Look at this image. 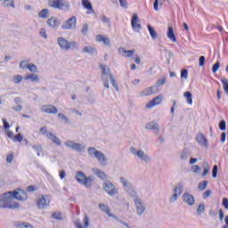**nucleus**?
Returning <instances> with one entry per match:
<instances>
[{"label": "nucleus", "instance_id": "obj_22", "mask_svg": "<svg viewBox=\"0 0 228 228\" xmlns=\"http://www.w3.org/2000/svg\"><path fill=\"white\" fill-rule=\"evenodd\" d=\"M99 208L103 213L108 215V216H113V215H111V211H110V207L108 205L104 203H100Z\"/></svg>", "mask_w": 228, "mask_h": 228}, {"label": "nucleus", "instance_id": "obj_49", "mask_svg": "<svg viewBox=\"0 0 228 228\" xmlns=\"http://www.w3.org/2000/svg\"><path fill=\"white\" fill-rule=\"evenodd\" d=\"M218 175V166H214L212 170V177L216 178V175Z\"/></svg>", "mask_w": 228, "mask_h": 228}, {"label": "nucleus", "instance_id": "obj_19", "mask_svg": "<svg viewBox=\"0 0 228 228\" xmlns=\"http://www.w3.org/2000/svg\"><path fill=\"white\" fill-rule=\"evenodd\" d=\"M119 53H123V54H125V58H131L132 56H134V53H136V50H126L125 48H119Z\"/></svg>", "mask_w": 228, "mask_h": 228}, {"label": "nucleus", "instance_id": "obj_53", "mask_svg": "<svg viewBox=\"0 0 228 228\" xmlns=\"http://www.w3.org/2000/svg\"><path fill=\"white\" fill-rule=\"evenodd\" d=\"M191 170L194 174H199V172H200V167L198 165L192 166Z\"/></svg>", "mask_w": 228, "mask_h": 228}, {"label": "nucleus", "instance_id": "obj_3", "mask_svg": "<svg viewBox=\"0 0 228 228\" xmlns=\"http://www.w3.org/2000/svg\"><path fill=\"white\" fill-rule=\"evenodd\" d=\"M75 179L79 183V184H84L86 188H90V186H92V183H94L92 176L86 177V175L81 171L77 172Z\"/></svg>", "mask_w": 228, "mask_h": 228}, {"label": "nucleus", "instance_id": "obj_38", "mask_svg": "<svg viewBox=\"0 0 228 228\" xmlns=\"http://www.w3.org/2000/svg\"><path fill=\"white\" fill-rule=\"evenodd\" d=\"M109 77L110 79V83L112 86L116 89L118 90V85L117 84V81H115V77H113V74L110 73Z\"/></svg>", "mask_w": 228, "mask_h": 228}, {"label": "nucleus", "instance_id": "obj_52", "mask_svg": "<svg viewBox=\"0 0 228 228\" xmlns=\"http://www.w3.org/2000/svg\"><path fill=\"white\" fill-rule=\"evenodd\" d=\"M6 136H8V138H10L11 140H13V138L15 137V135L13 134V132L7 130L5 132Z\"/></svg>", "mask_w": 228, "mask_h": 228}, {"label": "nucleus", "instance_id": "obj_43", "mask_svg": "<svg viewBox=\"0 0 228 228\" xmlns=\"http://www.w3.org/2000/svg\"><path fill=\"white\" fill-rule=\"evenodd\" d=\"M218 69H220V61H216L212 67L213 74H216L218 71Z\"/></svg>", "mask_w": 228, "mask_h": 228}, {"label": "nucleus", "instance_id": "obj_51", "mask_svg": "<svg viewBox=\"0 0 228 228\" xmlns=\"http://www.w3.org/2000/svg\"><path fill=\"white\" fill-rule=\"evenodd\" d=\"M211 193H213V191H211V190H207L203 193V199H208V197H211Z\"/></svg>", "mask_w": 228, "mask_h": 228}, {"label": "nucleus", "instance_id": "obj_9", "mask_svg": "<svg viewBox=\"0 0 228 228\" xmlns=\"http://www.w3.org/2000/svg\"><path fill=\"white\" fill-rule=\"evenodd\" d=\"M131 26L134 31H140L142 29V24H140V20L138 19V14L134 13L132 16Z\"/></svg>", "mask_w": 228, "mask_h": 228}, {"label": "nucleus", "instance_id": "obj_48", "mask_svg": "<svg viewBox=\"0 0 228 228\" xmlns=\"http://www.w3.org/2000/svg\"><path fill=\"white\" fill-rule=\"evenodd\" d=\"M28 65H29V63H28V61H21L20 63V67L23 70H25V69H28Z\"/></svg>", "mask_w": 228, "mask_h": 228}, {"label": "nucleus", "instance_id": "obj_26", "mask_svg": "<svg viewBox=\"0 0 228 228\" xmlns=\"http://www.w3.org/2000/svg\"><path fill=\"white\" fill-rule=\"evenodd\" d=\"M94 172L95 175H97V177H99L102 180L107 179V177H108V175H106V173H104L103 171H102L99 168L94 169Z\"/></svg>", "mask_w": 228, "mask_h": 228}, {"label": "nucleus", "instance_id": "obj_14", "mask_svg": "<svg viewBox=\"0 0 228 228\" xmlns=\"http://www.w3.org/2000/svg\"><path fill=\"white\" fill-rule=\"evenodd\" d=\"M95 40H96V42H99V43L102 42V44H103L104 45H108V46H110V42H111V40L110 39V37H106V36H102V35H97V36H95Z\"/></svg>", "mask_w": 228, "mask_h": 228}, {"label": "nucleus", "instance_id": "obj_18", "mask_svg": "<svg viewBox=\"0 0 228 228\" xmlns=\"http://www.w3.org/2000/svg\"><path fill=\"white\" fill-rule=\"evenodd\" d=\"M47 24L50 28H58L60 26V20L56 17H51L47 20Z\"/></svg>", "mask_w": 228, "mask_h": 228}, {"label": "nucleus", "instance_id": "obj_1", "mask_svg": "<svg viewBox=\"0 0 228 228\" xmlns=\"http://www.w3.org/2000/svg\"><path fill=\"white\" fill-rule=\"evenodd\" d=\"M28 200V192L21 189L7 191L0 196V209H18L19 203L13 200Z\"/></svg>", "mask_w": 228, "mask_h": 228}, {"label": "nucleus", "instance_id": "obj_57", "mask_svg": "<svg viewBox=\"0 0 228 228\" xmlns=\"http://www.w3.org/2000/svg\"><path fill=\"white\" fill-rule=\"evenodd\" d=\"M88 33V25L85 24L82 28V35H86Z\"/></svg>", "mask_w": 228, "mask_h": 228}, {"label": "nucleus", "instance_id": "obj_20", "mask_svg": "<svg viewBox=\"0 0 228 228\" xmlns=\"http://www.w3.org/2000/svg\"><path fill=\"white\" fill-rule=\"evenodd\" d=\"M88 225H90V218H88V216H86L84 217V225H83V224H81L79 222L76 223L77 228H88Z\"/></svg>", "mask_w": 228, "mask_h": 228}, {"label": "nucleus", "instance_id": "obj_24", "mask_svg": "<svg viewBox=\"0 0 228 228\" xmlns=\"http://www.w3.org/2000/svg\"><path fill=\"white\" fill-rule=\"evenodd\" d=\"M167 37L169 38V40H171V42H177V38L175 37V34L174 33L173 27H168Z\"/></svg>", "mask_w": 228, "mask_h": 228}, {"label": "nucleus", "instance_id": "obj_34", "mask_svg": "<svg viewBox=\"0 0 228 228\" xmlns=\"http://www.w3.org/2000/svg\"><path fill=\"white\" fill-rule=\"evenodd\" d=\"M16 227H18V228H34L33 225H31V224L24 223V222L16 224Z\"/></svg>", "mask_w": 228, "mask_h": 228}, {"label": "nucleus", "instance_id": "obj_2", "mask_svg": "<svg viewBox=\"0 0 228 228\" xmlns=\"http://www.w3.org/2000/svg\"><path fill=\"white\" fill-rule=\"evenodd\" d=\"M48 5L54 10H70V3L63 0H49Z\"/></svg>", "mask_w": 228, "mask_h": 228}, {"label": "nucleus", "instance_id": "obj_23", "mask_svg": "<svg viewBox=\"0 0 228 228\" xmlns=\"http://www.w3.org/2000/svg\"><path fill=\"white\" fill-rule=\"evenodd\" d=\"M82 6L92 13L94 12V7L92 6V3L90 0H82Z\"/></svg>", "mask_w": 228, "mask_h": 228}, {"label": "nucleus", "instance_id": "obj_10", "mask_svg": "<svg viewBox=\"0 0 228 228\" xmlns=\"http://www.w3.org/2000/svg\"><path fill=\"white\" fill-rule=\"evenodd\" d=\"M76 24L77 19L76 16H73L64 22V24L62 25V29H72L73 28H76Z\"/></svg>", "mask_w": 228, "mask_h": 228}, {"label": "nucleus", "instance_id": "obj_59", "mask_svg": "<svg viewBox=\"0 0 228 228\" xmlns=\"http://www.w3.org/2000/svg\"><path fill=\"white\" fill-rule=\"evenodd\" d=\"M119 3L122 8H127V2L126 0H119Z\"/></svg>", "mask_w": 228, "mask_h": 228}, {"label": "nucleus", "instance_id": "obj_31", "mask_svg": "<svg viewBox=\"0 0 228 228\" xmlns=\"http://www.w3.org/2000/svg\"><path fill=\"white\" fill-rule=\"evenodd\" d=\"M147 28H148V30H149V33H150L151 38H153V40L158 38V33H156V30H154V28H151V25H148Z\"/></svg>", "mask_w": 228, "mask_h": 228}, {"label": "nucleus", "instance_id": "obj_21", "mask_svg": "<svg viewBox=\"0 0 228 228\" xmlns=\"http://www.w3.org/2000/svg\"><path fill=\"white\" fill-rule=\"evenodd\" d=\"M46 136L47 138H49V140H52V142L55 143V145H61V142H60V139L56 137V135H54L53 133L48 132L46 134Z\"/></svg>", "mask_w": 228, "mask_h": 228}, {"label": "nucleus", "instance_id": "obj_33", "mask_svg": "<svg viewBox=\"0 0 228 228\" xmlns=\"http://www.w3.org/2000/svg\"><path fill=\"white\" fill-rule=\"evenodd\" d=\"M83 53H87L88 54H94V53H97L94 46H86L83 48Z\"/></svg>", "mask_w": 228, "mask_h": 228}, {"label": "nucleus", "instance_id": "obj_44", "mask_svg": "<svg viewBox=\"0 0 228 228\" xmlns=\"http://www.w3.org/2000/svg\"><path fill=\"white\" fill-rule=\"evenodd\" d=\"M22 140H24V137L20 134L14 135L12 139L13 142H22Z\"/></svg>", "mask_w": 228, "mask_h": 228}, {"label": "nucleus", "instance_id": "obj_64", "mask_svg": "<svg viewBox=\"0 0 228 228\" xmlns=\"http://www.w3.org/2000/svg\"><path fill=\"white\" fill-rule=\"evenodd\" d=\"M59 175L61 179H65V175H67V174L65 173V171H60Z\"/></svg>", "mask_w": 228, "mask_h": 228}, {"label": "nucleus", "instance_id": "obj_5", "mask_svg": "<svg viewBox=\"0 0 228 228\" xmlns=\"http://www.w3.org/2000/svg\"><path fill=\"white\" fill-rule=\"evenodd\" d=\"M38 209H45L51 205V195H39L36 200Z\"/></svg>", "mask_w": 228, "mask_h": 228}, {"label": "nucleus", "instance_id": "obj_54", "mask_svg": "<svg viewBox=\"0 0 228 228\" xmlns=\"http://www.w3.org/2000/svg\"><path fill=\"white\" fill-rule=\"evenodd\" d=\"M199 61H200V67H204V64L206 63V57L200 56Z\"/></svg>", "mask_w": 228, "mask_h": 228}, {"label": "nucleus", "instance_id": "obj_7", "mask_svg": "<svg viewBox=\"0 0 228 228\" xmlns=\"http://www.w3.org/2000/svg\"><path fill=\"white\" fill-rule=\"evenodd\" d=\"M163 102V94H159L157 97L153 98L146 104V108L151 110V108H154V106H159Z\"/></svg>", "mask_w": 228, "mask_h": 228}, {"label": "nucleus", "instance_id": "obj_11", "mask_svg": "<svg viewBox=\"0 0 228 228\" xmlns=\"http://www.w3.org/2000/svg\"><path fill=\"white\" fill-rule=\"evenodd\" d=\"M134 202L136 206V211L138 215H143V212L145 211V207L143 206V203L142 202V200L138 199V197H134Z\"/></svg>", "mask_w": 228, "mask_h": 228}, {"label": "nucleus", "instance_id": "obj_32", "mask_svg": "<svg viewBox=\"0 0 228 228\" xmlns=\"http://www.w3.org/2000/svg\"><path fill=\"white\" fill-rule=\"evenodd\" d=\"M183 97H185L189 104H193V99L191 92H185Z\"/></svg>", "mask_w": 228, "mask_h": 228}, {"label": "nucleus", "instance_id": "obj_29", "mask_svg": "<svg viewBox=\"0 0 228 228\" xmlns=\"http://www.w3.org/2000/svg\"><path fill=\"white\" fill-rule=\"evenodd\" d=\"M3 6L4 8H8L12 6V8H15V1L13 0H4Z\"/></svg>", "mask_w": 228, "mask_h": 228}, {"label": "nucleus", "instance_id": "obj_47", "mask_svg": "<svg viewBox=\"0 0 228 228\" xmlns=\"http://www.w3.org/2000/svg\"><path fill=\"white\" fill-rule=\"evenodd\" d=\"M205 209H206V206L204 204L199 205L198 210H197L198 214L202 215V213H204Z\"/></svg>", "mask_w": 228, "mask_h": 228}, {"label": "nucleus", "instance_id": "obj_35", "mask_svg": "<svg viewBox=\"0 0 228 228\" xmlns=\"http://www.w3.org/2000/svg\"><path fill=\"white\" fill-rule=\"evenodd\" d=\"M203 173L201 174V177H206V175H208V174H209V170H211V167H209V165L208 163L204 164L203 166Z\"/></svg>", "mask_w": 228, "mask_h": 228}, {"label": "nucleus", "instance_id": "obj_27", "mask_svg": "<svg viewBox=\"0 0 228 228\" xmlns=\"http://www.w3.org/2000/svg\"><path fill=\"white\" fill-rule=\"evenodd\" d=\"M25 81H32L34 83L35 81H38V75L35 74H28L24 77Z\"/></svg>", "mask_w": 228, "mask_h": 228}, {"label": "nucleus", "instance_id": "obj_55", "mask_svg": "<svg viewBox=\"0 0 228 228\" xmlns=\"http://www.w3.org/2000/svg\"><path fill=\"white\" fill-rule=\"evenodd\" d=\"M39 35H40V37H42L43 38H47V34H46L45 28H41V29H40Z\"/></svg>", "mask_w": 228, "mask_h": 228}, {"label": "nucleus", "instance_id": "obj_60", "mask_svg": "<svg viewBox=\"0 0 228 228\" xmlns=\"http://www.w3.org/2000/svg\"><path fill=\"white\" fill-rule=\"evenodd\" d=\"M7 163H12L13 161V154H9L6 158Z\"/></svg>", "mask_w": 228, "mask_h": 228}, {"label": "nucleus", "instance_id": "obj_40", "mask_svg": "<svg viewBox=\"0 0 228 228\" xmlns=\"http://www.w3.org/2000/svg\"><path fill=\"white\" fill-rule=\"evenodd\" d=\"M52 217L53 220H63V216L60 212H53Z\"/></svg>", "mask_w": 228, "mask_h": 228}, {"label": "nucleus", "instance_id": "obj_45", "mask_svg": "<svg viewBox=\"0 0 228 228\" xmlns=\"http://www.w3.org/2000/svg\"><path fill=\"white\" fill-rule=\"evenodd\" d=\"M167 83V77H163L157 81V86H163Z\"/></svg>", "mask_w": 228, "mask_h": 228}, {"label": "nucleus", "instance_id": "obj_16", "mask_svg": "<svg viewBox=\"0 0 228 228\" xmlns=\"http://www.w3.org/2000/svg\"><path fill=\"white\" fill-rule=\"evenodd\" d=\"M183 202H186L189 206H193L195 204V199L190 193H184L183 195Z\"/></svg>", "mask_w": 228, "mask_h": 228}, {"label": "nucleus", "instance_id": "obj_46", "mask_svg": "<svg viewBox=\"0 0 228 228\" xmlns=\"http://www.w3.org/2000/svg\"><path fill=\"white\" fill-rule=\"evenodd\" d=\"M219 129L221 131H225V129H227V124L225 123V120H222L220 123H219Z\"/></svg>", "mask_w": 228, "mask_h": 228}, {"label": "nucleus", "instance_id": "obj_61", "mask_svg": "<svg viewBox=\"0 0 228 228\" xmlns=\"http://www.w3.org/2000/svg\"><path fill=\"white\" fill-rule=\"evenodd\" d=\"M3 123H4V128L10 129V123H8L6 119H3Z\"/></svg>", "mask_w": 228, "mask_h": 228}, {"label": "nucleus", "instance_id": "obj_56", "mask_svg": "<svg viewBox=\"0 0 228 228\" xmlns=\"http://www.w3.org/2000/svg\"><path fill=\"white\" fill-rule=\"evenodd\" d=\"M159 0H155L154 4H153V8L156 12H158V10H159Z\"/></svg>", "mask_w": 228, "mask_h": 228}, {"label": "nucleus", "instance_id": "obj_12", "mask_svg": "<svg viewBox=\"0 0 228 228\" xmlns=\"http://www.w3.org/2000/svg\"><path fill=\"white\" fill-rule=\"evenodd\" d=\"M103 190H105V191L110 196H113L115 193H117V188H115V185L110 182L104 183Z\"/></svg>", "mask_w": 228, "mask_h": 228}, {"label": "nucleus", "instance_id": "obj_37", "mask_svg": "<svg viewBox=\"0 0 228 228\" xmlns=\"http://www.w3.org/2000/svg\"><path fill=\"white\" fill-rule=\"evenodd\" d=\"M136 156L138 158H141V159H144V161H149V157L148 156H145V153L143 152V151L142 150H139L137 152H136ZM145 156V157H143Z\"/></svg>", "mask_w": 228, "mask_h": 228}, {"label": "nucleus", "instance_id": "obj_4", "mask_svg": "<svg viewBox=\"0 0 228 228\" xmlns=\"http://www.w3.org/2000/svg\"><path fill=\"white\" fill-rule=\"evenodd\" d=\"M57 42L61 49H63L64 51H69V49H77V43L75 41L69 42L64 37H58Z\"/></svg>", "mask_w": 228, "mask_h": 228}, {"label": "nucleus", "instance_id": "obj_50", "mask_svg": "<svg viewBox=\"0 0 228 228\" xmlns=\"http://www.w3.org/2000/svg\"><path fill=\"white\" fill-rule=\"evenodd\" d=\"M181 77H182V79L183 78H184V79L188 78V69H183L181 71Z\"/></svg>", "mask_w": 228, "mask_h": 228}, {"label": "nucleus", "instance_id": "obj_30", "mask_svg": "<svg viewBox=\"0 0 228 228\" xmlns=\"http://www.w3.org/2000/svg\"><path fill=\"white\" fill-rule=\"evenodd\" d=\"M146 129H150L151 131H153L154 129H157V131H158L159 129V126H158V123H156V122H150L146 126Z\"/></svg>", "mask_w": 228, "mask_h": 228}, {"label": "nucleus", "instance_id": "obj_41", "mask_svg": "<svg viewBox=\"0 0 228 228\" xmlns=\"http://www.w3.org/2000/svg\"><path fill=\"white\" fill-rule=\"evenodd\" d=\"M27 69L29 70V72H37L38 70L37 65L33 63H28Z\"/></svg>", "mask_w": 228, "mask_h": 228}, {"label": "nucleus", "instance_id": "obj_15", "mask_svg": "<svg viewBox=\"0 0 228 228\" xmlns=\"http://www.w3.org/2000/svg\"><path fill=\"white\" fill-rule=\"evenodd\" d=\"M154 86H149L145 89H143L140 95L141 97H149V95H152L154 94H156V92L154 91Z\"/></svg>", "mask_w": 228, "mask_h": 228}, {"label": "nucleus", "instance_id": "obj_17", "mask_svg": "<svg viewBox=\"0 0 228 228\" xmlns=\"http://www.w3.org/2000/svg\"><path fill=\"white\" fill-rule=\"evenodd\" d=\"M196 141L200 145H203L204 147H208V139H206V136L202 134H198L196 136Z\"/></svg>", "mask_w": 228, "mask_h": 228}, {"label": "nucleus", "instance_id": "obj_8", "mask_svg": "<svg viewBox=\"0 0 228 228\" xmlns=\"http://www.w3.org/2000/svg\"><path fill=\"white\" fill-rule=\"evenodd\" d=\"M41 111L43 113H47L48 115H56L58 113V109L54 105H43L41 106Z\"/></svg>", "mask_w": 228, "mask_h": 228}, {"label": "nucleus", "instance_id": "obj_63", "mask_svg": "<svg viewBox=\"0 0 228 228\" xmlns=\"http://www.w3.org/2000/svg\"><path fill=\"white\" fill-rule=\"evenodd\" d=\"M120 183L123 184V186H127V184H128V183H127V181H126V178H124V177H121L120 178Z\"/></svg>", "mask_w": 228, "mask_h": 228}, {"label": "nucleus", "instance_id": "obj_28", "mask_svg": "<svg viewBox=\"0 0 228 228\" xmlns=\"http://www.w3.org/2000/svg\"><path fill=\"white\" fill-rule=\"evenodd\" d=\"M38 17L40 19H47L49 17V9H43L39 12Z\"/></svg>", "mask_w": 228, "mask_h": 228}, {"label": "nucleus", "instance_id": "obj_42", "mask_svg": "<svg viewBox=\"0 0 228 228\" xmlns=\"http://www.w3.org/2000/svg\"><path fill=\"white\" fill-rule=\"evenodd\" d=\"M175 193H177L178 195H181L183 193V185L179 184L174 189Z\"/></svg>", "mask_w": 228, "mask_h": 228}, {"label": "nucleus", "instance_id": "obj_25", "mask_svg": "<svg viewBox=\"0 0 228 228\" xmlns=\"http://www.w3.org/2000/svg\"><path fill=\"white\" fill-rule=\"evenodd\" d=\"M100 69H102V79H105L108 74L110 75V68L106 65H100Z\"/></svg>", "mask_w": 228, "mask_h": 228}, {"label": "nucleus", "instance_id": "obj_6", "mask_svg": "<svg viewBox=\"0 0 228 228\" xmlns=\"http://www.w3.org/2000/svg\"><path fill=\"white\" fill-rule=\"evenodd\" d=\"M88 152H89L90 156H92V154H94V156L98 159V161L102 165H104V163H106V156H104V154L102 152L95 150V148H94V147L89 148Z\"/></svg>", "mask_w": 228, "mask_h": 228}, {"label": "nucleus", "instance_id": "obj_36", "mask_svg": "<svg viewBox=\"0 0 228 228\" xmlns=\"http://www.w3.org/2000/svg\"><path fill=\"white\" fill-rule=\"evenodd\" d=\"M23 79H24V77H22V75H16L13 77V83L15 85H20Z\"/></svg>", "mask_w": 228, "mask_h": 228}, {"label": "nucleus", "instance_id": "obj_62", "mask_svg": "<svg viewBox=\"0 0 228 228\" xmlns=\"http://www.w3.org/2000/svg\"><path fill=\"white\" fill-rule=\"evenodd\" d=\"M39 132L41 133V134H47V127L43 126L40 128Z\"/></svg>", "mask_w": 228, "mask_h": 228}, {"label": "nucleus", "instance_id": "obj_39", "mask_svg": "<svg viewBox=\"0 0 228 228\" xmlns=\"http://www.w3.org/2000/svg\"><path fill=\"white\" fill-rule=\"evenodd\" d=\"M198 188L200 191L206 190V188H208V181L204 180L202 182H200L198 185Z\"/></svg>", "mask_w": 228, "mask_h": 228}, {"label": "nucleus", "instance_id": "obj_58", "mask_svg": "<svg viewBox=\"0 0 228 228\" xmlns=\"http://www.w3.org/2000/svg\"><path fill=\"white\" fill-rule=\"evenodd\" d=\"M223 206H224V209H228V199L227 198L223 199Z\"/></svg>", "mask_w": 228, "mask_h": 228}, {"label": "nucleus", "instance_id": "obj_13", "mask_svg": "<svg viewBox=\"0 0 228 228\" xmlns=\"http://www.w3.org/2000/svg\"><path fill=\"white\" fill-rule=\"evenodd\" d=\"M66 147H69V149H73V151H77L80 152V151L83 150V146L79 143H76L72 141H68L65 142Z\"/></svg>", "mask_w": 228, "mask_h": 228}]
</instances>
